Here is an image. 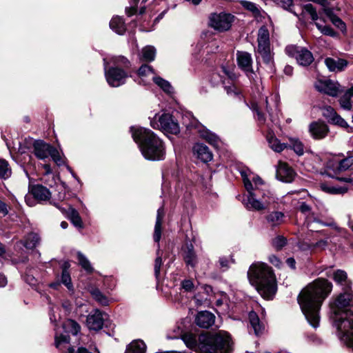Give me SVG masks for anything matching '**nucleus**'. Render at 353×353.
Returning a JSON list of instances; mask_svg holds the SVG:
<instances>
[{"label": "nucleus", "instance_id": "1", "mask_svg": "<svg viewBox=\"0 0 353 353\" xmlns=\"http://www.w3.org/2000/svg\"><path fill=\"white\" fill-rule=\"evenodd\" d=\"M332 290V283L321 278L308 284L300 292L298 302L306 319L313 327L319 326L321 306Z\"/></svg>", "mask_w": 353, "mask_h": 353}, {"label": "nucleus", "instance_id": "2", "mask_svg": "<svg viewBox=\"0 0 353 353\" xmlns=\"http://www.w3.org/2000/svg\"><path fill=\"white\" fill-rule=\"evenodd\" d=\"M186 347L198 353H228L230 335L225 332L196 336L190 332L181 335Z\"/></svg>", "mask_w": 353, "mask_h": 353}, {"label": "nucleus", "instance_id": "3", "mask_svg": "<svg viewBox=\"0 0 353 353\" xmlns=\"http://www.w3.org/2000/svg\"><path fill=\"white\" fill-rule=\"evenodd\" d=\"M353 301V293L351 289L344 290L337 298L330 303V310L335 315L338 330L342 334L343 339L349 345L353 346V312L347 311L346 308Z\"/></svg>", "mask_w": 353, "mask_h": 353}, {"label": "nucleus", "instance_id": "4", "mask_svg": "<svg viewBox=\"0 0 353 353\" xmlns=\"http://www.w3.org/2000/svg\"><path fill=\"white\" fill-rule=\"evenodd\" d=\"M250 283L264 299H272L277 290L275 274L271 267L262 262L252 263L248 272Z\"/></svg>", "mask_w": 353, "mask_h": 353}, {"label": "nucleus", "instance_id": "5", "mask_svg": "<svg viewBox=\"0 0 353 353\" xmlns=\"http://www.w3.org/2000/svg\"><path fill=\"white\" fill-rule=\"evenodd\" d=\"M132 137L138 143L143 156L148 160L159 161L165 157V148L162 141L149 129L132 128Z\"/></svg>", "mask_w": 353, "mask_h": 353}, {"label": "nucleus", "instance_id": "6", "mask_svg": "<svg viewBox=\"0 0 353 353\" xmlns=\"http://www.w3.org/2000/svg\"><path fill=\"white\" fill-rule=\"evenodd\" d=\"M242 176L244 186L248 192L247 200L245 201V207L248 210H262L268 208L272 203L276 202L274 194L269 190L261 189L260 192H254L252 183L250 182V171L248 169L239 170Z\"/></svg>", "mask_w": 353, "mask_h": 353}, {"label": "nucleus", "instance_id": "7", "mask_svg": "<svg viewBox=\"0 0 353 353\" xmlns=\"http://www.w3.org/2000/svg\"><path fill=\"white\" fill-rule=\"evenodd\" d=\"M150 125L154 129H158L165 133L176 134L179 132L178 123L169 113H163L161 115L156 114L150 121Z\"/></svg>", "mask_w": 353, "mask_h": 353}, {"label": "nucleus", "instance_id": "8", "mask_svg": "<svg viewBox=\"0 0 353 353\" xmlns=\"http://www.w3.org/2000/svg\"><path fill=\"white\" fill-rule=\"evenodd\" d=\"M105 76L108 83L112 87H119L125 83L128 77V73L118 67H110L107 68L108 62L106 59H103Z\"/></svg>", "mask_w": 353, "mask_h": 353}, {"label": "nucleus", "instance_id": "9", "mask_svg": "<svg viewBox=\"0 0 353 353\" xmlns=\"http://www.w3.org/2000/svg\"><path fill=\"white\" fill-rule=\"evenodd\" d=\"M285 51L288 56L295 58L297 63L302 66H308L314 60L312 53L303 47L288 46Z\"/></svg>", "mask_w": 353, "mask_h": 353}, {"label": "nucleus", "instance_id": "10", "mask_svg": "<svg viewBox=\"0 0 353 353\" xmlns=\"http://www.w3.org/2000/svg\"><path fill=\"white\" fill-rule=\"evenodd\" d=\"M234 20V16L221 12L219 14L214 13L210 17V26L214 30L223 32L229 30Z\"/></svg>", "mask_w": 353, "mask_h": 353}, {"label": "nucleus", "instance_id": "11", "mask_svg": "<svg viewBox=\"0 0 353 353\" xmlns=\"http://www.w3.org/2000/svg\"><path fill=\"white\" fill-rule=\"evenodd\" d=\"M330 131L328 125L323 121H313L309 125V132L311 137L316 140L323 139Z\"/></svg>", "mask_w": 353, "mask_h": 353}, {"label": "nucleus", "instance_id": "12", "mask_svg": "<svg viewBox=\"0 0 353 353\" xmlns=\"http://www.w3.org/2000/svg\"><path fill=\"white\" fill-rule=\"evenodd\" d=\"M183 259L187 267L195 268L198 264V256L192 243H186L182 249Z\"/></svg>", "mask_w": 353, "mask_h": 353}, {"label": "nucleus", "instance_id": "13", "mask_svg": "<svg viewBox=\"0 0 353 353\" xmlns=\"http://www.w3.org/2000/svg\"><path fill=\"white\" fill-rule=\"evenodd\" d=\"M104 315L99 310H95L90 313L86 319V325L90 330H100L103 325Z\"/></svg>", "mask_w": 353, "mask_h": 353}, {"label": "nucleus", "instance_id": "14", "mask_svg": "<svg viewBox=\"0 0 353 353\" xmlns=\"http://www.w3.org/2000/svg\"><path fill=\"white\" fill-rule=\"evenodd\" d=\"M295 172L286 163L279 161L276 169V177L285 183L292 182L295 177Z\"/></svg>", "mask_w": 353, "mask_h": 353}, {"label": "nucleus", "instance_id": "15", "mask_svg": "<svg viewBox=\"0 0 353 353\" xmlns=\"http://www.w3.org/2000/svg\"><path fill=\"white\" fill-rule=\"evenodd\" d=\"M314 87L318 91L332 97H335L338 94V85L331 80H318L314 83Z\"/></svg>", "mask_w": 353, "mask_h": 353}, {"label": "nucleus", "instance_id": "16", "mask_svg": "<svg viewBox=\"0 0 353 353\" xmlns=\"http://www.w3.org/2000/svg\"><path fill=\"white\" fill-rule=\"evenodd\" d=\"M236 59L239 67L247 73H253L252 70V59L250 53L247 52H237Z\"/></svg>", "mask_w": 353, "mask_h": 353}, {"label": "nucleus", "instance_id": "17", "mask_svg": "<svg viewBox=\"0 0 353 353\" xmlns=\"http://www.w3.org/2000/svg\"><path fill=\"white\" fill-rule=\"evenodd\" d=\"M194 154L204 163L212 161L213 154L208 147L202 143H196L193 147Z\"/></svg>", "mask_w": 353, "mask_h": 353}, {"label": "nucleus", "instance_id": "18", "mask_svg": "<svg viewBox=\"0 0 353 353\" xmlns=\"http://www.w3.org/2000/svg\"><path fill=\"white\" fill-rule=\"evenodd\" d=\"M51 146L41 140H36L33 143L34 154L39 159H45L49 156Z\"/></svg>", "mask_w": 353, "mask_h": 353}, {"label": "nucleus", "instance_id": "19", "mask_svg": "<svg viewBox=\"0 0 353 353\" xmlns=\"http://www.w3.org/2000/svg\"><path fill=\"white\" fill-rule=\"evenodd\" d=\"M195 322L201 327L208 328L214 322V316L210 312L202 311L198 313Z\"/></svg>", "mask_w": 353, "mask_h": 353}, {"label": "nucleus", "instance_id": "20", "mask_svg": "<svg viewBox=\"0 0 353 353\" xmlns=\"http://www.w3.org/2000/svg\"><path fill=\"white\" fill-rule=\"evenodd\" d=\"M30 192L39 201H46L50 199L49 190L41 185H36L30 188Z\"/></svg>", "mask_w": 353, "mask_h": 353}, {"label": "nucleus", "instance_id": "21", "mask_svg": "<svg viewBox=\"0 0 353 353\" xmlns=\"http://www.w3.org/2000/svg\"><path fill=\"white\" fill-rule=\"evenodd\" d=\"M347 61L343 59H333L327 57L325 59V64L331 72H341L347 65Z\"/></svg>", "mask_w": 353, "mask_h": 353}, {"label": "nucleus", "instance_id": "22", "mask_svg": "<svg viewBox=\"0 0 353 353\" xmlns=\"http://www.w3.org/2000/svg\"><path fill=\"white\" fill-rule=\"evenodd\" d=\"M299 210L301 212H303L304 214H307V217H306V221L307 223V225H309V224L312 222H317V223L322 224L323 225L333 226L334 225L333 222L325 223H323L322 221H321L316 216H314V214L313 213H311V208H310V205H308L305 202H303L301 203V205L299 206Z\"/></svg>", "mask_w": 353, "mask_h": 353}, {"label": "nucleus", "instance_id": "23", "mask_svg": "<svg viewBox=\"0 0 353 353\" xmlns=\"http://www.w3.org/2000/svg\"><path fill=\"white\" fill-rule=\"evenodd\" d=\"M164 215L165 212L163 207L159 208L157 210V219L153 235L154 241L157 243L159 242L161 237L162 223Z\"/></svg>", "mask_w": 353, "mask_h": 353}, {"label": "nucleus", "instance_id": "24", "mask_svg": "<svg viewBox=\"0 0 353 353\" xmlns=\"http://www.w3.org/2000/svg\"><path fill=\"white\" fill-rule=\"evenodd\" d=\"M334 281L341 285L343 290L351 289L352 282L347 278V273L342 270H338L333 274Z\"/></svg>", "mask_w": 353, "mask_h": 353}, {"label": "nucleus", "instance_id": "25", "mask_svg": "<svg viewBox=\"0 0 353 353\" xmlns=\"http://www.w3.org/2000/svg\"><path fill=\"white\" fill-rule=\"evenodd\" d=\"M249 321L251 327L254 330V332L256 336L262 334L265 330L264 325L260 321V319L255 312L249 313Z\"/></svg>", "mask_w": 353, "mask_h": 353}, {"label": "nucleus", "instance_id": "26", "mask_svg": "<svg viewBox=\"0 0 353 353\" xmlns=\"http://www.w3.org/2000/svg\"><path fill=\"white\" fill-rule=\"evenodd\" d=\"M284 217L285 215L283 212L273 211L266 216V221L270 226L276 227L284 222Z\"/></svg>", "mask_w": 353, "mask_h": 353}, {"label": "nucleus", "instance_id": "27", "mask_svg": "<svg viewBox=\"0 0 353 353\" xmlns=\"http://www.w3.org/2000/svg\"><path fill=\"white\" fill-rule=\"evenodd\" d=\"M257 52L266 65L270 66L273 65L274 53L272 52L270 46L257 47Z\"/></svg>", "mask_w": 353, "mask_h": 353}, {"label": "nucleus", "instance_id": "28", "mask_svg": "<svg viewBox=\"0 0 353 353\" xmlns=\"http://www.w3.org/2000/svg\"><path fill=\"white\" fill-rule=\"evenodd\" d=\"M257 47L270 46V33L266 26H261L258 31Z\"/></svg>", "mask_w": 353, "mask_h": 353}, {"label": "nucleus", "instance_id": "29", "mask_svg": "<svg viewBox=\"0 0 353 353\" xmlns=\"http://www.w3.org/2000/svg\"><path fill=\"white\" fill-rule=\"evenodd\" d=\"M199 132L200 137L205 139L208 143L210 145L217 147L219 143V137L214 133L211 132L207 129L202 128V129L199 130Z\"/></svg>", "mask_w": 353, "mask_h": 353}, {"label": "nucleus", "instance_id": "30", "mask_svg": "<svg viewBox=\"0 0 353 353\" xmlns=\"http://www.w3.org/2000/svg\"><path fill=\"white\" fill-rule=\"evenodd\" d=\"M110 27L119 34H123L126 30V27L123 19L119 17H114L111 19Z\"/></svg>", "mask_w": 353, "mask_h": 353}, {"label": "nucleus", "instance_id": "31", "mask_svg": "<svg viewBox=\"0 0 353 353\" xmlns=\"http://www.w3.org/2000/svg\"><path fill=\"white\" fill-rule=\"evenodd\" d=\"M63 328L65 333H71L74 336H77L81 330L79 323L72 319L65 321L63 323Z\"/></svg>", "mask_w": 353, "mask_h": 353}, {"label": "nucleus", "instance_id": "32", "mask_svg": "<svg viewBox=\"0 0 353 353\" xmlns=\"http://www.w3.org/2000/svg\"><path fill=\"white\" fill-rule=\"evenodd\" d=\"M146 345L141 340L132 341L126 350L125 353H145Z\"/></svg>", "mask_w": 353, "mask_h": 353}, {"label": "nucleus", "instance_id": "33", "mask_svg": "<svg viewBox=\"0 0 353 353\" xmlns=\"http://www.w3.org/2000/svg\"><path fill=\"white\" fill-rule=\"evenodd\" d=\"M268 142L270 148L276 152H281L288 148L287 144L281 143V141L273 135H270L268 137Z\"/></svg>", "mask_w": 353, "mask_h": 353}, {"label": "nucleus", "instance_id": "34", "mask_svg": "<svg viewBox=\"0 0 353 353\" xmlns=\"http://www.w3.org/2000/svg\"><path fill=\"white\" fill-rule=\"evenodd\" d=\"M156 50L153 46H148L142 49L141 59L150 62L154 60Z\"/></svg>", "mask_w": 353, "mask_h": 353}, {"label": "nucleus", "instance_id": "35", "mask_svg": "<svg viewBox=\"0 0 353 353\" xmlns=\"http://www.w3.org/2000/svg\"><path fill=\"white\" fill-rule=\"evenodd\" d=\"M70 267L68 262H65L63 267V271L61 274V282L67 287L69 290H72L73 285L71 282L70 275L68 271V268Z\"/></svg>", "mask_w": 353, "mask_h": 353}, {"label": "nucleus", "instance_id": "36", "mask_svg": "<svg viewBox=\"0 0 353 353\" xmlns=\"http://www.w3.org/2000/svg\"><path fill=\"white\" fill-rule=\"evenodd\" d=\"M39 242V236L36 233L29 234L24 240L23 245L28 249H33Z\"/></svg>", "mask_w": 353, "mask_h": 353}, {"label": "nucleus", "instance_id": "37", "mask_svg": "<svg viewBox=\"0 0 353 353\" xmlns=\"http://www.w3.org/2000/svg\"><path fill=\"white\" fill-rule=\"evenodd\" d=\"M68 216L72 223L78 228H82V221L79 212L72 208H69Z\"/></svg>", "mask_w": 353, "mask_h": 353}, {"label": "nucleus", "instance_id": "38", "mask_svg": "<svg viewBox=\"0 0 353 353\" xmlns=\"http://www.w3.org/2000/svg\"><path fill=\"white\" fill-rule=\"evenodd\" d=\"M12 174V170L8 162L0 159V177L2 179H8Z\"/></svg>", "mask_w": 353, "mask_h": 353}, {"label": "nucleus", "instance_id": "39", "mask_svg": "<svg viewBox=\"0 0 353 353\" xmlns=\"http://www.w3.org/2000/svg\"><path fill=\"white\" fill-rule=\"evenodd\" d=\"M290 145V147L297 154L301 156L304 153V145L302 142L296 138H289Z\"/></svg>", "mask_w": 353, "mask_h": 353}, {"label": "nucleus", "instance_id": "40", "mask_svg": "<svg viewBox=\"0 0 353 353\" xmlns=\"http://www.w3.org/2000/svg\"><path fill=\"white\" fill-rule=\"evenodd\" d=\"M110 62L114 65V67L128 68L130 66L129 60L123 56L112 57L110 59Z\"/></svg>", "mask_w": 353, "mask_h": 353}, {"label": "nucleus", "instance_id": "41", "mask_svg": "<svg viewBox=\"0 0 353 353\" xmlns=\"http://www.w3.org/2000/svg\"><path fill=\"white\" fill-rule=\"evenodd\" d=\"M321 188L323 191L334 194H344L347 190L345 187L332 186L325 183H322Z\"/></svg>", "mask_w": 353, "mask_h": 353}, {"label": "nucleus", "instance_id": "42", "mask_svg": "<svg viewBox=\"0 0 353 353\" xmlns=\"http://www.w3.org/2000/svg\"><path fill=\"white\" fill-rule=\"evenodd\" d=\"M154 82L158 85L159 86L164 92H167V93H171L172 91V88L170 85V83L162 79L161 77H154L152 78Z\"/></svg>", "mask_w": 353, "mask_h": 353}, {"label": "nucleus", "instance_id": "43", "mask_svg": "<svg viewBox=\"0 0 353 353\" xmlns=\"http://www.w3.org/2000/svg\"><path fill=\"white\" fill-rule=\"evenodd\" d=\"M77 259L79 265L87 272H92L93 271V268L89 261V260L86 258V256L83 254L81 252H78L77 254Z\"/></svg>", "mask_w": 353, "mask_h": 353}, {"label": "nucleus", "instance_id": "44", "mask_svg": "<svg viewBox=\"0 0 353 353\" xmlns=\"http://www.w3.org/2000/svg\"><path fill=\"white\" fill-rule=\"evenodd\" d=\"M92 297L101 305H108V298L103 295L99 290L95 288L90 291Z\"/></svg>", "mask_w": 353, "mask_h": 353}, {"label": "nucleus", "instance_id": "45", "mask_svg": "<svg viewBox=\"0 0 353 353\" xmlns=\"http://www.w3.org/2000/svg\"><path fill=\"white\" fill-rule=\"evenodd\" d=\"M353 164V157L350 156L340 161L337 170L339 172H343L348 170Z\"/></svg>", "mask_w": 353, "mask_h": 353}, {"label": "nucleus", "instance_id": "46", "mask_svg": "<svg viewBox=\"0 0 353 353\" xmlns=\"http://www.w3.org/2000/svg\"><path fill=\"white\" fill-rule=\"evenodd\" d=\"M49 155L52 157V160L60 166L65 163L63 159L60 154L59 152L54 147L51 146Z\"/></svg>", "mask_w": 353, "mask_h": 353}, {"label": "nucleus", "instance_id": "47", "mask_svg": "<svg viewBox=\"0 0 353 353\" xmlns=\"http://www.w3.org/2000/svg\"><path fill=\"white\" fill-rule=\"evenodd\" d=\"M315 26L318 30L325 35L330 36L332 37H335L337 35V33L329 26H323L317 22L315 23Z\"/></svg>", "mask_w": 353, "mask_h": 353}, {"label": "nucleus", "instance_id": "48", "mask_svg": "<svg viewBox=\"0 0 353 353\" xmlns=\"http://www.w3.org/2000/svg\"><path fill=\"white\" fill-rule=\"evenodd\" d=\"M331 22L332 24L338 28L343 34L346 35L347 34V26L345 23L338 16L333 19Z\"/></svg>", "mask_w": 353, "mask_h": 353}, {"label": "nucleus", "instance_id": "49", "mask_svg": "<svg viewBox=\"0 0 353 353\" xmlns=\"http://www.w3.org/2000/svg\"><path fill=\"white\" fill-rule=\"evenodd\" d=\"M352 97L350 96L347 92L343 95L339 99V103L341 107L346 110H350L352 108V103L350 101V98Z\"/></svg>", "mask_w": 353, "mask_h": 353}, {"label": "nucleus", "instance_id": "50", "mask_svg": "<svg viewBox=\"0 0 353 353\" xmlns=\"http://www.w3.org/2000/svg\"><path fill=\"white\" fill-rule=\"evenodd\" d=\"M286 244V239L282 236H279L272 240L273 247L279 250L283 248Z\"/></svg>", "mask_w": 353, "mask_h": 353}, {"label": "nucleus", "instance_id": "51", "mask_svg": "<svg viewBox=\"0 0 353 353\" xmlns=\"http://www.w3.org/2000/svg\"><path fill=\"white\" fill-rule=\"evenodd\" d=\"M323 116L327 119L329 122L332 119V118L337 114L334 109L331 106H325L323 109Z\"/></svg>", "mask_w": 353, "mask_h": 353}, {"label": "nucleus", "instance_id": "52", "mask_svg": "<svg viewBox=\"0 0 353 353\" xmlns=\"http://www.w3.org/2000/svg\"><path fill=\"white\" fill-rule=\"evenodd\" d=\"M303 11L310 14L313 21H316L319 18L314 7L312 4H306L303 7Z\"/></svg>", "mask_w": 353, "mask_h": 353}, {"label": "nucleus", "instance_id": "53", "mask_svg": "<svg viewBox=\"0 0 353 353\" xmlns=\"http://www.w3.org/2000/svg\"><path fill=\"white\" fill-rule=\"evenodd\" d=\"M330 123L339 125L344 128H347L349 127L347 123L343 119L340 115L336 114L332 119L330 121Z\"/></svg>", "mask_w": 353, "mask_h": 353}, {"label": "nucleus", "instance_id": "54", "mask_svg": "<svg viewBox=\"0 0 353 353\" xmlns=\"http://www.w3.org/2000/svg\"><path fill=\"white\" fill-rule=\"evenodd\" d=\"M153 73H154V71H153V69L151 68V66L146 65V64L142 65L138 70V74L141 77H143L150 74H153Z\"/></svg>", "mask_w": 353, "mask_h": 353}, {"label": "nucleus", "instance_id": "55", "mask_svg": "<svg viewBox=\"0 0 353 353\" xmlns=\"http://www.w3.org/2000/svg\"><path fill=\"white\" fill-rule=\"evenodd\" d=\"M241 5L247 10L251 11L252 12H253L254 14H259V8L256 7V4L252 3V2H250V1H241Z\"/></svg>", "mask_w": 353, "mask_h": 353}, {"label": "nucleus", "instance_id": "56", "mask_svg": "<svg viewBox=\"0 0 353 353\" xmlns=\"http://www.w3.org/2000/svg\"><path fill=\"white\" fill-rule=\"evenodd\" d=\"M328 245L327 239L320 240L315 243H311L307 245L308 249L320 248L324 250Z\"/></svg>", "mask_w": 353, "mask_h": 353}, {"label": "nucleus", "instance_id": "57", "mask_svg": "<svg viewBox=\"0 0 353 353\" xmlns=\"http://www.w3.org/2000/svg\"><path fill=\"white\" fill-rule=\"evenodd\" d=\"M250 182L252 183L254 187V192H260V186L263 185V181L261 178H260L259 176H254L252 178V181Z\"/></svg>", "mask_w": 353, "mask_h": 353}, {"label": "nucleus", "instance_id": "58", "mask_svg": "<svg viewBox=\"0 0 353 353\" xmlns=\"http://www.w3.org/2000/svg\"><path fill=\"white\" fill-rule=\"evenodd\" d=\"M225 90L227 92V94L230 96H233V97H239L241 92V90L239 89L236 86H235L234 85H230V86H228V87H225Z\"/></svg>", "mask_w": 353, "mask_h": 353}, {"label": "nucleus", "instance_id": "59", "mask_svg": "<svg viewBox=\"0 0 353 353\" xmlns=\"http://www.w3.org/2000/svg\"><path fill=\"white\" fill-rule=\"evenodd\" d=\"M159 250L157 251V256L154 261V274L157 278L159 277L160 274V270L161 266L162 265V259L161 256L159 255Z\"/></svg>", "mask_w": 353, "mask_h": 353}, {"label": "nucleus", "instance_id": "60", "mask_svg": "<svg viewBox=\"0 0 353 353\" xmlns=\"http://www.w3.org/2000/svg\"><path fill=\"white\" fill-rule=\"evenodd\" d=\"M276 3L280 5L285 10H290L293 5V0H273Z\"/></svg>", "mask_w": 353, "mask_h": 353}, {"label": "nucleus", "instance_id": "61", "mask_svg": "<svg viewBox=\"0 0 353 353\" xmlns=\"http://www.w3.org/2000/svg\"><path fill=\"white\" fill-rule=\"evenodd\" d=\"M323 12L325 14V15L329 18L330 21L336 17L337 16L334 14V10L332 8H329V6H325L323 8Z\"/></svg>", "mask_w": 353, "mask_h": 353}, {"label": "nucleus", "instance_id": "62", "mask_svg": "<svg viewBox=\"0 0 353 353\" xmlns=\"http://www.w3.org/2000/svg\"><path fill=\"white\" fill-rule=\"evenodd\" d=\"M269 261L277 268H280L282 265L281 260L275 255L272 254L269 256Z\"/></svg>", "mask_w": 353, "mask_h": 353}, {"label": "nucleus", "instance_id": "63", "mask_svg": "<svg viewBox=\"0 0 353 353\" xmlns=\"http://www.w3.org/2000/svg\"><path fill=\"white\" fill-rule=\"evenodd\" d=\"M182 287L186 291H192L194 288V284L190 280H185L182 282Z\"/></svg>", "mask_w": 353, "mask_h": 353}, {"label": "nucleus", "instance_id": "64", "mask_svg": "<svg viewBox=\"0 0 353 353\" xmlns=\"http://www.w3.org/2000/svg\"><path fill=\"white\" fill-rule=\"evenodd\" d=\"M8 210L7 205L0 200V216H5L8 214Z\"/></svg>", "mask_w": 353, "mask_h": 353}]
</instances>
